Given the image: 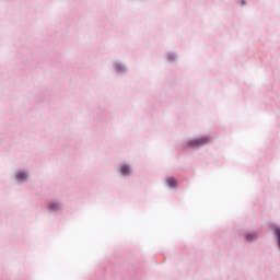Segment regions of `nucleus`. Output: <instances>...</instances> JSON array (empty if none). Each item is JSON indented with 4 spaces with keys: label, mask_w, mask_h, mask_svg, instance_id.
I'll return each instance as SVG.
<instances>
[{
    "label": "nucleus",
    "mask_w": 280,
    "mask_h": 280,
    "mask_svg": "<svg viewBox=\"0 0 280 280\" xmlns=\"http://www.w3.org/2000/svg\"><path fill=\"white\" fill-rule=\"evenodd\" d=\"M120 173L122 174V176H128V174H130V166L128 165H122L120 167Z\"/></svg>",
    "instance_id": "f03ea898"
},
{
    "label": "nucleus",
    "mask_w": 280,
    "mask_h": 280,
    "mask_svg": "<svg viewBox=\"0 0 280 280\" xmlns=\"http://www.w3.org/2000/svg\"><path fill=\"white\" fill-rule=\"evenodd\" d=\"M246 238L248 240V242H253V240H255V234H247Z\"/></svg>",
    "instance_id": "423d86ee"
},
{
    "label": "nucleus",
    "mask_w": 280,
    "mask_h": 280,
    "mask_svg": "<svg viewBox=\"0 0 280 280\" xmlns=\"http://www.w3.org/2000/svg\"><path fill=\"white\" fill-rule=\"evenodd\" d=\"M15 176L19 180H27V173L20 172Z\"/></svg>",
    "instance_id": "39448f33"
},
{
    "label": "nucleus",
    "mask_w": 280,
    "mask_h": 280,
    "mask_svg": "<svg viewBox=\"0 0 280 280\" xmlns=\"http://www.w3.org/2000/svg\"><path fill=\"white\" fill-rule=\"evenodd\" d=\"M211 141V139L207 138V137H201V138H196L194 140H190L189 144L192 148H200L202 145H207V143H209Z\"/></svg>",
    "instance_id": "f257e3e1"
},
{
    "label": "nucleus",
    "mask_w": 280,
    "mask_h": 280,
    "mask_svg": "<svg viewBox=\"0 0 280 280\" xmlns=\"http://www.w3.org/2000/svg\"><path fill=\"white\" fill-rule=\"evenodd\" d=\"M166 183H167L168 187H172V188H174V187H176V185H178V183L176 182V178H173V177H168L166 179Z\"/></svg>",
    "instance_id": "7ed1b4c3"
},
{
    "label": "nucleus",
    "mask_w": 280,
    "mask_h": 280,
    "mask_svg": "<svg viewBox=\"0 0 280 280\" xmlns=\"http://www.w3.org/2000/svg\"><path fill=\"white\" fill-rule=\"evenodd\" d=\"M48 209L50 211H58V209H60V205L56 203V202H51V203L48 205Z\"/></svg>",
    "instance_id": "20e7f679"
}]
</instances>
